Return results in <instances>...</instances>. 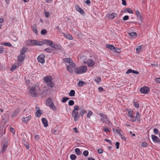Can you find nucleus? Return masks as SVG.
Here are the masks:
<instances>
[{"label":"nucleus","mask_w":160,"mask_h":160,"mask_svg":"<svg viewBox=\"0 0 160 160\" xmlns=\"http://www.w3.org/2000/svg\"><path fill=\"white\" fill-rule=\"evenodd\" d=\"M79 109V107L78 106H76L74 107V109L73 110L72 116L75 122L77 121L80 117L79 113L78 110Z\"/></svg>","instance_id":"1"},{"label":"nucleus","mask_w":160,"mask_h":160,"mask_svg":"<svg viewBox=\"0 0 160 160\" xmlns=\"http://www.w3.org/2000/svg\"><path fill=\"white\" fill-rule=\"evenodd\" d=\"M88 68L86 66H82L76 68L74 72L77 74H81L86 72Z\"/></svg>","instance_id":"2"},{"label":"nucleus","mask_w":160,"mask_h":160,"mask_svg":"<svg viewBox=\"0 0 160 160\" xmlns=\"http://www.w3.org/2000/svg\"><path fill=\"white\" fill-rule=\"evenodd\" d=\"M52 77L50 76H45L43 78V80L47 86L51 88H53L54 86V84L52 82Z\"/></svg>","instance_id":"3"},{"label":"nucleus","mask_w":160,"mask_h":160,"mask_svg":"<svg viewBox=\"0 0 160 160\" xmlns=\"http://www.w3.org/2000/svg\"><path fill=\"white\" fill-rule=\"evenodd\" d=\"M140 91L142 93L147 94L149 92L150 89L148 87L144 86L140 88Z\"/></svg>","instance_id":"4"},{"label":"nucleus","mask_w":160,"mask_h":160,"mask_svg":"<svg viewBox=\"0 0 160 160\" xmlns=\"http://www.w3.org/2000/svg\"><path fill=\"white\" fill-rule=\"evenodd\" d=\"M51 47L55 49H58L60 51H63V48L60 44H57L55 43H53Z\"/></svg>","instance_id":"5"},{"label":"nucleus","mask_w":160,"mask_h":160,"mask_svg":"<svg viewBox=\"0 0 160 160\" xmlns=\"http://www.w3.org/2000/svg\"><path fill=\"white\" fill-rule=\"evenodd\" d=\"M45 56L44 54L39 55L37 58L38 61L41 63H43L45 62L44 58Z\"/></svg>","instance_id":"6"},{"label":"nucleus","mask_w":160,"mask_h":160,"mask_svg":"<svg viewBox=\"0 0 160 160\" xmlns=\"http://www.w3.org/2000/svg\"><path fill=\"white\" fill-rule=\"evenodd\" d=\"M29 93L32 97H36L37 96V93L35 87H32L30 90Z\"/></svg>","instance_id":"7"},{"label":"nucleus","mask_w":160,"mask_h":160,"mask_svg":"<svg viewBox=\"0 0 160 160\" xmlns=\"http://www.w3.org/2000/svg\"><path fill=\"white\" fill-rule=\"evenodd\" d=\"M42 44H45L47 45H49L52 47V45L53 42L48 39L43 40L42 41Z\"/></svg>","instance_id":"8"},{"label":"nucleus","mask_w":160,"mask_h":160,"mask_svg":"<svg viewBox=\"0 0 160 160\" xmlns=\"http://www.w3.org/2000/svg\"><path fill=\"white\" fill-rule=\"evenodd\" d=\"M151 137L152 140L156 143H158L159 142L160 139L155 135H152Z\"/></svg>","instance_id":"9"},{"label":"nucleus","mask_w":160,"mask_h":160,"mask_svg":"<svg viewBox=\"0 0 160 160\" xmlns=\"http://www.w3.org/2000/svg\"><path fill=\"white\" fill-rule=\"evenodd\" d=\"M75 8L76 10L79 12L81 14H83L84 13L83 10L78 5H76L75 6Z\"/></svg>","instance_id":"10"},{"label":"nucleus","mask_w":160,"mask_h":160,"mask_svg":"<svg viewBox=\"0 0 160 160\" xmlns=\"http://www.w3.org/2000/svg\"><path fill=\"white\" fill-rule=\"evenodd\" d=\"M87 63L89 67H92L95 65V62L92 59H89L87 60Z\"/></svg>","instance_id":"11"},{"label":"nucleus","mask_w":160,"mask_h":160,"mask_svg":"<svg viewBox=\"0 0 160 160\" xmlns=\"http://www.w3.org/2000/svg\"><path fill=\"white\" fill-rule=\"evenodd\" d=\"M33 46H42V41H40L37 40H33Z\"/></svg>","instance_id":"12"},{"label":"nucleus","mask_w":160,"mask_h":160,"mask_svg":"<svg viewBox=\"0 0 160 160\" xmlns=\"http://www.w3.org/2000/svg\"><path fill=\"white\" fill-rule=\"evenodd\" d=\"M133 112L131 109L128 110V115L130 118L131 120L132 121H133L134 120V116H133Z\"/></svg>","instance_id":"13"},{"label":"nucleus","mask_w":160,"mask_h":160,"mask_svg":"<svg viewBox=\"0 0 160 160\" xmlns=\"http://www.w3.org/2000/svg\"><path fill=\"white\" fill-rule=\"evenodd\" d=\"M134 120L133 121H132V122H135L136 120H137L138 121H140V114H139L138 112H136V116L135 117L134 116Z\"/></svg>","instance_id":"14"},{"label":"nucleus","mask_w":160,"mask_h":160,"mask_svg":"<svg viewBox=\"0 0 160 160\" xmlns=\"http://www.w3.org/2000/svg\"><path fill=\"white\" fill-rule=\"evenodd\" d=\"M27 50H29L26 48H22L20 51V54L22 55H23L25 56V52H27Z\"/></svg>","instance_id":"15"},{"label":"nucleus","mask_w":160,"mask_h":160,"mask_svg":"<svg viewBox=\"0 0 160 160\" xmlns=\"http://www.w3.org/2000/svg\"><path fill=\"white\" fill-rule=\"evenodd\" d=\"M117 15V14L116 13H113L112 14H109L107 15V17L109 19L114 18Z\"/></svg>","instance_id":"16"},{"label":"nucleus","mask_w":160,"mask_h":160,"mask_svg":"<svg viewBox=\"0 0 160 160\" xmlns=\"http://www.w3.org/2000/svg\"><path fill=\"white\" fill-rule=\"evenodd\" d=\"M42 122L44 126L45 127H47L48 126V121L46 118H43L42 119Z\"/></svg>","instance_id":"17"},{"label":"nucleus","mask_w":160,"mask_h":160,"mask_svg":"<svg viewBox=\"0 0 160 160\" xmlns=\"http://www.w3.org/2000/svg\"><path fill=\"white\" fill-rule=\"evenodd\" d=\"M32 29L34 32L36 34H38V31L37 29V25L34 24L32 26Z\"/></svg>","instance_id":"18"},{"label":"nucleus","mask_w":160,"mask_h":160,"mask_svg":"<svg viewBox=\"0 0 160 160\" xmlns=\"http://www.w3.org/2000/svg\"><path fill=\"white\" fill-rule=\"evenodd\" d=\"M7 142L5 143H3L2 145V150L1 151V152H4L5 151L7 147Z\"/></svg>","instance_id":"19"},{"label":"nucleus","mask_w":160,"mask_h":160,"mask_svg":"<svg viewBox=\"0 0 160 160\" xmlns=\"http://www.w3.org/2000/svg\"><path fill=\"white\" fill-rule=\"evenodd\" d=\"M33 40H28L25 42L26 44L28 46H33Z\"/></svg>","instance_id":"20"},{"label":"nucleus","mask_w":160,"mask_h":160,"mask_svg":"<svg viewBox=\"0 0 160 160\" xmlns=\"http://www.w3.org/2000/svg\"><path fill=\"white\" fill-rule=\"evenodd\" d=\"M25 58V56L22 55H19L18 57V60L19 62H21L23 61Z\"/></svg>","instance_id":"21"},{"label":"nucleus","mask_w":160,"mask_h":160,"mask_svg":"<svg viewBox=\"0 0 160 160\" xmlns=\"http://www.w3.org/2000/svg\"><path fill=\"white\" fill-rule=\"evenodd\" d=\"M86 112L87 111L86 110L81 108H80V110L79 112V114L82 117L84 114L86 113Z\"/></svg>","instance_id":"22"},{"label":"nucleus","mask_w":160,"mask_h":160,"mask_svg":"<svg viewBox=\"0 0 160 160\" xmlns=\"http://www.w3.org/2000/svg\"><path fill=\"white\" fill-rule=\"evenodd\" d=\"M64 36L67 38H68L70 40H72L73 37L70 34H68L63 33Z\"/></svg>","instance_id":"23"},{"label":"nucleus","mask_w":160,"mask_h":160,"mask_svg":"<svg viewBox=\"0 0 160 160\" xmlns=\"http://www.w3.org/2000/svg\"><path fill=\"white\" fill-rule=\"evenodd\" d=\"M136 15L138 19L141 20L142 19V17L139 12L138 10H137L136 11Z\"/></svg>","instance_id":"24"},{"label":"nucleus","mask_w":160,"mask_h":160,"mask_svg":"<svg viewBox=\"0 0 160 160\" xmlns=\"http://www.w3.org/2000/svg\"><path fill=\"white\" fill-rule=\"evenodd\" d=\"M31 117L30 116H29L26 118H23V121L26 123L28 122L31 119Z\"/></svg>","instance_id":"25"},{"label":"nucleus","mask_w":160,"mask_h":160,"mask_svg":"<svg viewBox=\"0 0 160 160\" xmlns=\"http://www.w3.org/2000/svg\"><path fill=\"white\" fill-rule=\"evenodd\" d=\"M22 143L27 149H28L29 148V145L27 141L25 140H23L22 141Z\"/></svg>","instance_id":"26"},{"label":"nucleus","mask_w":160,"mask_h":160,"mask_svg":"<svg viewBox=\"0 0 160 160\" xmlns=\"http://www.w3.org/2000/svg\"><path fill=\"white\" fill-rule=\"evenodd\" d=\"M47 105L49 106L53 110H56V108L53 102H51V103L50 104H47Z\"/></svg>","instance_id":"27"},{"label":"nucleus","mask_w":160,"mask_h":160,"mask_svg":"<svg viewBox=\"0 0 160 160\" xmlns=\"http://www.w3.org/2000/svg\"><path fill=\"white\" fill-rule=\"evenodd\" d=\"M106 47L107 48H108L110 49V50L112 51L113 49H114L115 47L113 45L107 44L106 45Z\"/></svg>","instance_id":"28"},{"label":"nucleus","mask_w":160,"mask_h":160,"mask_svg":"<svg viewBox=\"0 0 160 160\" xmlns=\"http://www.w3.org/2000/svg\"><path fill=\"white\" fill-rule=\"evenodd\" d=\"M126 11L131 14H133V12L132 9L129 8H127L124 10L125 12H126Z\"/></svg>","instance_id":"29"},{"label":"nucleus","mask_w":160,"mask_h":160,"mask_svg":"<svg viewBox=\"0 0 160 160\" xmlns=\"http://www.w3.org/2000/svg\"><path fill=\"white\" fill-rule=\"evenodd\" d=\"M133 106L136 108H138L139 107V103H138L136 102V100L134 99L133 102Z\"/></svg>","instance_id":"30"},{"label":"nucleus","mask_w":160,"mask_h":160,"mask_svg":"<svg viewBox=\"0 0 160 160\" xmlns=\"http://www.w3.org/2000/svg\"><path fill=\"white\" fill-rule=\"evenodd\" d=\"M75 152L76 154L78 155H80L81 154V152L78 148H76L75 149Z\"/></svg>","instance_id":"31"},{"label":"nucleus","mask_w":160,"mask_h":160,"mask_svg":"<svg viewBox=\"0 0 160 160\" xmlns=\"http://www.w3.org/2000/svg\"><path fill=\"white\" fill-rule=\"evenodd\" d=\"M86 82L84 81H79L78 83V86L79 87H82L83 85H85Z\"/></svg>","instance_id":"32"},{"label":"nucleus","mask_w":160,"mask_h":160,"mask_svg":"<svg viewBox=\"0 0 160 160\" xmlns=\"http://www.w3.org/2000/svg\"><path fill=\"white\" fill-rule=\"evenodd\" d=\"M75 91L73 90H72L70 91L69 95L70 97H73L75 96Z\"/></svg>","instance_id":"33"},{"label":"nucleus","mask_w":160,"mask_h":160,"mask_svg":"<svg viewBox=\"0 0 160 160\" xmlns=\"http://www.w3.org/2000/svg\"><path fill=\"white\" fill-rule=\"evenodd\" d=\"M44 50L46 52L50 53L52 52V49L51 48H48L44 49Z\"/></svg>","instance_id":"34"},{"label":"nucleus","mask_w":160,"mask_h":160,"mask_svg":"<svg viewBox=\"0 0 160 160\" xmlns=\"http://www.w3.org/2000/svg\"><path fill=\"white\" fill-rule=\"evenodd\" d=\"M94 81L97 83H99L101 81V79L100 77H98L94 79Z\"/></svg>","instance_id":"35"},{"label":"nucleus","mask_w":160,"mask_h":160,"mask_svg":"<svg viewBox=\"0 0 160 160\" xmlns=\"http://www.w3.org/2000/svg\"><path fill=\"white\" fill-rule=\"evenodd\" d=\"M112 51L119 53L120 52L121 50L119 48L114 47Z\"/></svg>","instance_id":"36"},{"label":"nucleus","mask_w":160,"mask_h":160,"mask_svg":"<svg viewBox=\"0 0 160 160\" xmlns=\"http://www.w3.org/2000/svg\"><path fill=\"white\" fill-rule=\"evenodd\" d=\"M129 35L131 37H136L137 36V34L135 32H132L129 33Z\"/></svg>","instance_id":"37"},{"label":"nucleus","mask_w":160,"mask_h":160,"mask_svg":"<svg viewBox=\"0 0 160 160\" xmlns=\"http://www.w3.org/2000/svg\"><path fill=\"white\" fill-rule=\"evenodd\" d=\"M19 110L18 109H17L12 114V116L13 117H15L18 114V113H19Z\"/></svg>","instance_id":"38"},{"label":"nucleus","mask_w":160,"mask_h":160,"mask_svg":"<svg viewBox=\"0 0 160 160\" xmlns=\"http://www.w3.org/2000/svg\"><path fill=\"white\" fill-rule=\"evenodd\" d=\"M67 70H68V71L69 72V73H72L73 72V71L72 69L69 66H67Z\"/></svg>","instance_id":"39"},{"label":"nucleus","mask_w":160,"mask_h":160,"mask_svg":"<svg viewBox=\"0 0 160 160\" xmlns=\"http://www.w3.org/2000/svg\"><path fill=\"white\" fill-rule=\"evenodd\" d=\"M69 99V98H68L63 97L62 100V102L63 103H65Z\"/></svg>","instance_id":"40"},{"label":"nucleus","mask_w":160,"mask_h":160,"mask_svg":"<svg viewBox=\"0 0 160 160\" xmlns=\"http://www.w3.org/2000/svg\"><path fill=\"white\" fill-rule=\"evenodd\" d=\"M64 61L70 63V62L72 61V59L69 58H64L63 59Z\"/></svg>","instance_id":"41"},{"label":"nucleus","mask_w":160,"mask_h":160,"mask_svg":"<svg viewBox=\"0 0 160 160\" xmlns=\"http://www.w3.org/2000/svg\"><path fill=\"white\" fill-rule=\"evenodd\" d=\"M46 102L48 103V104H49V103L51 104V102H53L52 101L51 98L50 97H49L46 100Z\"/></svg>","instance_id":"42"},{"label":"nucleus","mask_w":160,"mask_h":160,"mask_svg":"<svg viewBox=\"0 0 160 160\" xmlns=\"http://www.w3.org/2000/svg\"><path fill=\"white\" fill-rule=\"evenodd\" d=\"M70 158L72 160H75L76 158V156L75 154H72L70 156Z\"/></svg>","instance_id":"43"},{"label":"nucleus","mask_w":160,"mask_h":160,"mask_svg":"<svg viewBox=\"0 0 160 160\" xmlns=\"http://www.w3.org/2000/svg\"><path fill=\"white\" fill-rule=\"evenodd\" d=\"M17 68H18L17 66H16V65H13L12 66V67L10 69V70L12 71H14V70H15V69H16Z\"/></svg>","instance_id":"44"},{"label":"nucleus","mask_w":160,"mask_h":160,"mask_svg":"<svg viewBox=\"0 0 160 160\" xmlns=\"http://www.w3.org/2000/svg\"><path fill=\"white\" fill-rule=\"evenodd\" d=\"M148 145V143L146 142H142L141 144V146L142 147H146Z\"/></svg>","instance_id":"45"},{"label":"nucleus","mask_w":160,"mask_h":160,"mask_svg":"<svg viewBox=\"0 0 160 160\" xmlns=\"http://www.w3.org/2000/svg\"><path fill=\"white\" fill-rule=\"evenodd\" d=\"M47 33V31L46 29H42L41 30V33L42 35H45Z\"/></svg>","instance_id":"46"},{"label":"nucleus","mask_w":160,"mask_h":160,"mask_svg":"<svg viewBox=\"0 0 160 160\" xmlns=\"http://www.w3.org/2000/svg\"><path fill=\"white\" fill-rule=\"evenodd\" d=\"M93 114V112L91 111H90L88 113L87 115V117L88 118H90V117Z\"/></svg>","instance_id":"47"},{"label":"nucleus","mask_w":160,"mask_h":160,"mask_svg":"<svg viewBox=\"0 0 160 160\" xmlns=\"http://www.w3.org/2000/svg\"><path fill=\"white\" fill-rule=\"evenodd\" d=\"M41 112L42 111L37 112L36 113V116L37 117H39L41 116L42 113Z\"/></svg>","instance_id":"48"},{"label":"nucleus","mask_w":160,"mask_h":160,"mask_svg":"<svg viewBox=\"0 0 160 160\" xmlns=\"http://www.w3.org/2000/svg\"><path fill=\"white\" fill-rule=\"evenodd\" d=\"M115 130L117 133L120 136L122 134L120 129H115Z\"/></svg>","instance_id":"49"},{"label":"nucleus","mask_w":160,"mask_h":160,"mask_svg":"<svg viewBox=\"0 0 160 160\" xmlns=\"http://www.w3.org/2000/svg\"><path fill=\"white\" fill-rule=\"evenodd\" d=\"M83 154L85 157H87L88 155V152L87 150L84 151L83 153Z\"/></svg>","instance_id":"50"},{"label":"nucleus","mask_w":160,"mask_h":160,"mask_svg":"<svg viewBox=\"0 0 160 160\" xmlns=\"http://www.w3.org/2000/svg\"><path fill=\"white\" fill-rule=\"evenodd\" d=\"M100 116L102 117L103 118H104L105 119H107V117L106 115L103 114L102 113H100Z\"/></svg>","instance_id":"51"},{"label":"nucleus","mask_w":160,"mask_h":160,"mask_svg":"<svg viewBox=\"0 0 160 160\" xmlns=\"http://www.w3.org/2000/svg\"><path fill=\"white\" fill-rule=\"evenodd\" d=\"M74 104V101L73 100H70L68 102V104L69 106H72Z\"/></svg>","instance_id":"52"},{"label":"nucleus","mask_w":160,"mask_h":160,"mask_svg":"<svg viewBox=\"0 0 160 160\" xmlns=\"http://www.w3.org/2000/svg\"><path fill=\"white\" fill-rule=\"evenodd\" d=\"M136 51L138 52H140L142 51V48L141 46H138L136 49Z\"/></svg>","instance_id":"53"},{"label":"nucleus","mask_w":160,"mask_h":160,"mask_svg":"<svg viewBox=\"0 0 160 160\" xmlns=\"http://www.w3.org/2000/svg\"><path fill=\"white\" fill-rule=\"evenodd\" d=\"M129 18V17L128 15L125 16L122 18V20L126 21L128 20Z\"/></svg>","instance_id":"54"},{"label":"nucleus","mask_w":160,"mask_h":160,"mask_svg":"<svg viewBox=\"0 0 160 160\" xmlns=\"http://www.w3.org/2000/svg\"><path fill=\"white\" fill-rule=\"evenodd\" d=\"M3 45L8 47L12 46L11 44L9 42H5L3 43Z\"/></svg>","instance_id":"55"},{"label":"nucleus","mask_w":160,"mask_h":160,"mask_svg":"<svg viewBox=\"0 0 160 160\" xmlns=\"http://www.w3.org/2000/svg\"><path fill=\"white\" fill-rule=\"evenodd\" d=\"M45 17L46 18L49 17L50 16V13L48 12H46L45 13Z\"/></svg>","instance_id":"56"},{"label":"nucleus","mask_w":160,"mask_h":160,"mask_svg":"<svg viewBox=\"0 0 160 160\" xmlns=\"http://www.w3.org/2000/svg\"><path fill=\"white\" fill-rule=\"evenodd\" d=\"M153 132L156 134H159L158 130L157 128H155L153 129Z\"/></svg>","instance_id":"57"},{"label":"nucleus","mask_w":160,"mask_h":160,"mask_svg":"<svg viewBox=\"0 0 160 160\" xmlns=\"http://www.w3.org/2000/svg\"><path fill=\"white\" fill-rule=\"evenodd\" d=\"M100 120L102 122L104 123H107V119H105L104 118H101L100 119Z\"/></svg>","instance_id":"58"},{"label":"nucleus","mask_w":160,"mask_h":160,"mask_svg":"<svg viewBox=\"0 0 160 160\" xmlns=\"http://www.w3.org/2000/svg\"><path fill=\"white\" fill-rule=\"evenodd\" d=\"M119 145L120 143L118 142H116V148L117 149H118L119 148Z\"/></svg>","instance_id":"59"},{"label":"nucleus","mask_w":160,"mask_h":160,"mask_svg":"<svg viewBox=\"0 0 160 160\" xmlns=\"http://www.w3.org/2000/svg\"><path fill=\"white\" fill-rule=\"evenodd\" d=\"M69 63L70 65L72 67H74V63L73 62L72 60V61H71V62Z\"/></svg>","instance_id":"60"},{"label":"nucleus","mask_w":160,"mask_h":160,"mask_svg":"<svg viewBox=\"0 0 160 160\" xmlns=\"http://www.w3.org/2000/svg\"><path fill=\"white\" fill-rule=\"evenodd\" d=\"M132 70H132L131 69H129L126 72V73L127 74H128V73H132Z\"/></svg>","instance_id":"61"},{"label":"nucleus","mask_w":160,"mask_h":160,"mask_svg":"<svg viewBox=\"0 0 160 160\" xmlns=\"http://www.w3.org/2000/svg\"><path fill=\"white\" fill-rule=\"evenodd\" d=\"M34 138L36 140H39L40 139L39 136L38 135H36L34 137Z\"/></svg>","instance_id":"62"},{"label":"nucleus","mask_w":160,"mask_h":160,"mask_svg":"<svg viewBox=\"0 0 160 160\" xmlns=\"http://www.w3.org/2000/svg\"><path fill=\"white\" fill-rule=\"evenodd\" d=\"M98 153L100 154H101L103 152V150L102 149L99 148L98 149Z\"/></svg>","instance_id":"63"},{"label":"nucleus","mask_w":160,"mask_h":160,"mask_svg":"<svg viewBox=\"0 0 160 160\" xmlns=\"http://www.w3.org/2000/svg\"><path fill=\"white\" fill-rule=\"evenodd\" d=\"M155 80L157 82L160 83V78H156Z\"/></svg>","instance_id":"64"}]
</instances>
